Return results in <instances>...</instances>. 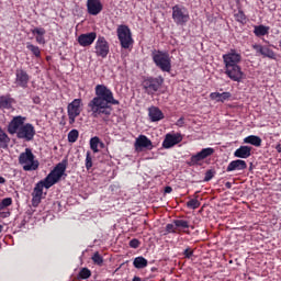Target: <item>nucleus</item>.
<instances>
[{
	"label": "nucleus",
	"mask_w": 281,
	"mask_h": 281,
	"mask_svg": "<svg viewBox=\"0 0 281 281\" xmlns=\"http://www.w3.org/2000/svg\"><path fill=\"white\" fill-rule=\"evenodd\" d=\"M95 97L88 103V113L94 120H101L104 124L111 122L113 115V104H120V101L113 97V91L104 85H97L94 88Z\"/></svg>",
	"instance_id": "obj_1"
},
{
	"label": "nucleus",
	"mask_w": 281,
	"mask_h": 281,
	"mask_svg": "<svg viewBox=\"0 0 281 281\" xmlns=\"http://www.w3.org/2000/svg\"><path fill=\"white\" fill-rule=\"evenodd\" d=\"M67 166H69V160L67 158H64L55 166L45 178L49 186H56L63 177H67V173H65L67 171Z\"/></svg>",
	"instance_id": "obj_2"
},
{
	"label": "nucleus",
	"mask_w": 281,
	"mask_h": 281,
	"mask_svg": "<svg viewBox=\"0 0 281 281\" xmlns=\"http://www.w3.org/2000/svg\"><path fill=\"white\" fill-rule=\"evenodd\" d=\"M35 156L32 153V149L26 148L24 153H21L19 156V164L20 166H23V170L25 172H32L34 170H38V166L41 164L38 160H35Z\"/></svg>",
	"instance_id": "obj_3"
},
{
	"label": "nucleus",
	"mask_w": 281,
	"mask_h": 281,
	"mask_svg": "<svg viewBox=\"0 0 281 281\" xmlns=\"http://www.w3.org/2000/svg\"><path fill=\"white\" fill-rule=\"evenodd\" d=\"M161 85H164V78L161 77H149L144 79L143 89L147 95H155L157 91L161 89Z\"/></svg>",
	"instance_id": "obj_4"
},
{
	"label": "nucleus",
	"mask_w": 281,
	"mask_h": 281,
	"mask_svg": "<svg viewBox=\"0 0 281 281\" xmlns=\"http://www.w3.org/2000/svg\"><path fill=\"white\" fill-rule=\"evenodd\" d=\"M153 60L155 65L161 69V71H170L172 65L170 60V55L161 50H155L153 53Z\"/></svg>",
	"instance_id": "obj_5"
},
{
	"label": "nucleus",
	"mask_w": 281,
	"mask_h": 281,
	"mask_svg": "<svg viewBox=\"0 0 281 281\" xmlns=\"http://www.w3.org/2000/svg\"><path fill=\"white\" fill-rule=\"evenodd\" d=\"M43 188H46V190H49L52 188V184L44 178V180L38 181L32 192V205L33 207H38L41 205V201L43 199Z\"/></svg>",
	"instance_id": "obj_6"
},
{
	"label": "nucleus",
	"mask_w": 281,
	"mask_h": 281,
	"mask_svg": "<svg viewBox=\"0 0 281 281\" xmlns=\"http://www.w3.org/2000/svg\"><path fill=\"white\" fill-rule=\"evenodd\" d=\"M116 34L123 49H128L131 45H133V34L128 26L120 25L116 30Z\"/></svg>",
	"instance_id": "obj_7"
},
{
	"label": "nucleus",
	"mask_w": 281,
	"mask_h": 281,
	"mask_svg": "<svg viewBox=\"0 0 281 281\" xmlns=\"http://www.w3.org/2000/svg\"><path fill=\"white\" fill-rule=\"evenodd\" d=\"M83 106L82 99H75L67 105L69 124H76V117L82 113Z\"/></svg>",
	"instance_id": "obj_8"
},
{
	"label": "nucleus",
	"mask_w": 281,
	"mask_h": 281,
	"mask_svg": "<svg viewBox=\"0 0 281 281\" xmlns=\"http://www.w3.org/2000/svg\"><path fill=\"white\" fill-rule=\"evenodd\" d=\"M214 155V148L206 147L203 148L201 151L192 155L190 159L187 161L189 166H203V161L207 159V157H212Z\"/></svg>",
	"instance_id": "obj_9"
},
{
	"label": "nucleus",
	"mask_w": 281,
	"mask_h": 281,
	"mask_svg": "<svg viewBox=\"0 0 281 281\" xmlns=\"http://www.w3.org/2000/svg\"><path fill=\"white\" fill-rule=\"evenodd\" d=\"M226 71H240V66H238V63H240L241 57L240 54L234 53L232 50L231 53L223 56Z\"/></svg>",
	"instance_id": "obj_10"
},
{
	"label": "nucleus",
	"mask_w": 281,
	"mask_h": 281,
	"mask_svg": "<svg viewBox=\"0 0 281 281\" xmlns=\"http://www.w3.org/2000/svg\"><path fill=\"white\" fill-rule=\"evenodd\" d=\"M35 135L36 128H34V125H32V123H25L18 131L16 137L18 139H24V142H32Z\"/></svg>",
	"instance_id": "obj_11"
},
{
	"label": "nucleus",
	"mask_w": 281,
	"mask_h": 281,
	"mask_svg": "<svg viewBox=\"0 0 281 281\" xmlns=\"http://www.w3.org/2000/svg\"><path fill=\"white\" fill-rule=\"evenodd\" d=\"M172 19L178 25H183V23H188L190 15L186 12V8L175 5L172 8Z\"/></svg>",
	"instance_id": "obj_12"
},
{
	"label": "nucleus",
	"mask_w": 281,
	"mask_h": 281,
	"mask_svg": "<svg viewBox=\"0 0 281 281\" xmlns=\"http://www.w3.org/2000/svg\"><path fill=\"white\" fill-rule=\"evenodd\" d=\"M25 124V116H14L8 127L7 131L9 133V135H18L19 131L21 130V126H23Z\"/></svg>",
	"instance_id": "obj_13"
},
{
	"label": "nucleus",
	"mask_w": 281,
	"mask_h": 281,
	"mask_svg": "<svg viewBox=\"0 0 281 281\" xmlns=\"http://www.w3.org/2000/svg\"><path fill=\"white\" fill-rule=\"evenodd\" d=\"M183 137L181 134H167L162 142V148H172V146H177V144H181Z\"/></svg>",
	"instance_id": "obj_14"
},
{
	"label": "nucleus",
	"mask_w": 281,
	"mask_h": 281,
	"mask_svg": "<svg viewBox=\"0 0 281 281\" xmlns=\"http://www.w3.org/2000/svg\"><path fill=\"white\" fill-rule=\"evenodd\" d=\"M95 53L102 58H106L109 55V43L104 37H99L95 45Z\"/></svg>",
	"instance_id": "obj_15"
},
{
	"label": "nucleus",
	"mask_w": 281,
	"mask_h": 281,
	"mask_svg": "<svg viewBox=\"0 0 281 281\" xmlns=\"http://www.w3.org/2000/svg\"><path fill=\"white\" fill-rule=\"evenodd\" d=\"M136 150L139 148H146L147 150H153V142L146 135H139L135 142Z\"/></svg>",
	"instance_id": "obj_16"
},
{
	"label": "nucleus",
	"mask_w": 281,
	"mask_h": 281,
	"mask_svg": "<svg viewBox=\"0 0 281 281\" xmlns=\"http://www.w3.org/2000/svg\"><path fill=\"white\" fill-rule=\"evenodd\" d=\"M87 8L89 14L95 16L102 12V2L100 0H88Z\"/></svg>",
	"instance_id": "obj_17"
},
{
	"label": "nucleus",
	"mask_w": 281,
	"mask_h": 281,
	"mask_svg": "<svg viewBox=\"0 0 281 281\" xmlns=\"http://www.w3.org/2000/svg\"><path fill=\"white\" fill-rule=\"evenodd\" d=\"M97 34L95 32H91L88 34H81L78 37V43L81 45V47H89V45L93 44V41H95Z\"/></svg>",
	"instance_id": "obj_18"
},
{
	"label": "nucleus",
	"mask_w": 281,
	"mask_h": 281,
	"mask_svg": "<svg viewBox=\"0 0 281 281\" xmlns=\"http://www.w3.org/2000/svg\"><path fill=\"white\" fill-rule=\"evenodd\" d=\"M235 170H247V161L243 159L232 160L226 168V172H234Z\"/></svg>",
	"instance_id": "obj_19"
},
{
	"label": "nucleus",
	"mask_w": 281,
	"mask_h": 281,
	"mask_svg": "<svg viewBox=\"0 0 281 281\" xmlns=\"http://www.w3.org/2000/svg\"><path fill=\"white\" fill-rule=\"evenodd\" d=\"M173 225L176 226V229L178 231V234H181L183 232L184 234H190V231L186 229H194V226L190 225L189 221L186 220H173Z\"/></svg>",
	"instance_id": "obj_20"
},
{
	"label": "nucleus",
	"mask_w": 281,
	"mask_h": 281,
	"mask_svg": "<svg viewBox=\"0 0 281 281\" xmlns=\"http://www.w3.org/2000/svg\"><path fill=\"white\" fill-rule=\"evenodd\" d=\"M251 150H254V147L251 146H240L234 151V157H237L238 159H249Z\"/></svg>",
	"instance_id": "obj_21"
},
{
	"label": "nucleus",
	"mask_w": 281,
	"mask_h": 281,
	"mask_svg": "<svg viewBox=\"0 0 281 281\" xmlns=\"http://www.w3.org/2000/svg\"><path fill=\"white\" fill-rule=\"evenodd\" d=\"M27 82H30V75L25 71H18L15 78L16 87H22V89H26Z\"/></svg>",
	"instance_id": "obj_22"
},
{
	"label": "nucleus",
	"mask_w": 281,
	"mask_h": 281,
	"mask_svg": "<svg viewBox=\"0 0 281 281\" xmlns=\"http://www.w3.org/2000/svg\"><path fill=\"white\" fill-rule=\"evenodd\" d=\"M148 115L151 122H161L165 117L164 112H161L157 106L149 108Z\"/></svg>",
	"instance_id": "obj_23"
},
{
	"label": "nucleus",
	"mask_w": 281,
	"mask_h": 281,
	"mask_svg": "<svg viewBox=\"0 0 281 281\" xmlns=\"http://www.w3.org/2000/svg\"><path fill=\"white\" fill-rule=\"evenodd\" d=\"M244 144H250V146L260 148L262 146V138H260V136L257 135H249L244 138Z\"/></svg>",
	"instance_id": "obj_24"
},
{
	"label": "nucleus",
	"mask_w": 281,
	"mask_h": 281,
	"mask_svg": "<svg viewBox=\"0 0 281 281\" xmlns=\"http://www.w3.org/2000/svg\"><path fill=\"white\" fill-rule=\"evenodd\" d=\"M8 146H10V136H8V133L0 126V148L5 150Z\"/></svg>",
	"instance_id": "obj_25"
},
{
	"label": "nucleus",
	"mask_w": 281,
	"mask_h": 281,
	"mask_svg": "<svg viewBox=\"0 0 281 281\" xmlns=\"http://www.w3.org/2000/svg\"><path fill=\"white\" fill-rule=\"evenodd\" d=\"M133 266L135 269H146V267H148V259L144 258L143 256L136 257L133 260Z\"/></svg>",
	"instance_id": "obj_26"
},
{
	"label": "nucleus",
	"mask_w": 281,
	"mask_h": 281,
	"mask_svg": "<svg viewBox=\"0 0 281 281\" xmlns=\"http://www.w3.org/2000/svg\"><path fill=\"white\" fill-rule=\"evenodd\" d=\"M254 48L257 49V52H259V54H261L262 56H267L268 58H276V53L267 47H262L261 45H255Z\"/></svg>",
	"instance_id": "obj_27"
},
{
	"label": "nucleus",
	"mask_w": 281,
	"mask_h": 281,
	"mask_svg": "<svg viewBox=\"0 0 281 281\" xmlns=\"http://www.w3.org/2000/svg\"><path fill=\"white\" fill-rule=\"evenodd\" d=\"M231 80L234 82H240L245 78V74L243 71H226L225 72Z\"/></svg>",
	"instance_id": "obj_28"
},
{
	"label": "nucleus",
	"mask_w": 281,
	"mask_h": 281,
	"mask_svg": "<svg viewBox=\"0 0 281 281\" xmlns=\"http://www.w3.org/2000/svg\"><path fill=\"white\" fill-rule=\"evenodd\" d=\"M198 194L199 192H195L194 199L187 202V207H189V210H199V207H201V202L199 201Z\"/></svg>",
	"instance_id": "obj_29"
},
{
	"label": "nucleus",
	"mask_w": 281,
	"mask_h": 281,
	"mask_svg": "<svg viewBox=\"0 0 281 281\" xmlns=\"http://www.w3.org/2000/svg\"><path fill=\"white\" fill-rule=\"evenodd\" d=\"M0 109H12V98L10 95L0 97Z\"/></svg>",
	"instance_id": "obj_30"
},
{
	"label": "nucleus",
	"mask_w": 281,
	"mask_h": 281,
	"mask_svg": "<svg viewBox=\"0 0 281 281\" xmlns=\"http://www.w3.org/2000/svg\"><path fill=\"white\" fill-rule=\"evenodd\" d=\"M101 144V146H104V143H100V137L94 136L90 139V148L93 153H100V149H98V146Z\"/></svg>",
	"instance_id": "obj_31"
},
{
	"label": "nucleus",
	"mask_w": 281,
	"mask_h": 281,
	"mask_svg": "<svg viewBox=\"0 0 281 281\" xmlns=\"http://www.w3.org/2000/svg\"><path fill=\"white\" fill-rule=\"evenodd\" d=\"M254 32L257 36H267L269 34V27L265 25L255 26Z\"/></svg>",
	"instance_id": "obj_32"
},
{
	"label": "nucleus",
	"mask_w": 281,
	"mask_h": 281,
	"mask_svg": "<svg viewBox=\"0 0 281 281\" xmlns=\"http://www.w3.org/2000/svg\"><path fill=\"white\" fill-rule=\"evenodd\" d=\"M91 276V270L89 268H81L78 273V280H89V277Z\"/></svg>",
	"instance_id": "obj_33"
},
{
	"label": "nucleus",
	"mask_w": 281,
	"mask_h": 281,
	"mask_svg": "<svg viewBox=\"0 0 281 281\" xmlns=\"http://www.w3.org/2000/svg\"><path fill=\"white\" fill-rule=\"evenodd\" d=\"M80 136V133L78 132V130H71L68 133V142L70 144H76V142H78V137Z\"/></svg>",
	"instance_id": "obj_34"
},
{
	"label": "nucleus",
	"mask_w": 281,
	"mask_h": 281,
	"mask_svg": "<svg viewBox=\"0 0 281 281\" xmlns=\"http://www.w3.org/2000/svg\"><path fill=\"white\" fill-rule=\"evenodd\" d=\"M26 48L32 52L33 55L36 56V58L41 57V48L38 46H35L33 44L27 43Z\"/></svg>",
	"instance_id": "obj_35"
},
{
	"label": "nucleus",
	"mask_w": 281,
	"mask_h": 281,
	"mask_svg": "<svg viewBox=\"0 0 281 281\" xmlns=\"http://www.w3.org/2000/svg\"><path fill=\"white\" fill-rule=\"evenodd\" d=\"M165 235L167 234H179V231L177 229V226L175 225V221L172 224H167L165 228Z\"/></svg>",
	"instance_id": "obj_36"
},
{
	"label": "nucleus",
	"mask_w": 281,
	"mask_h": 281,
	"mask_svg": "<svg viewBox=\"0 0 281 281\" xmlns=\"http://www.w3.org/2000/svg\"><path fill=\"white\" fill-rule=\"evenodd\" d=\"M91 260H92L95 265H98L99 267H102V265H104V258H102V257L100 256V252H98V251L93 254Z\"/></svg>",
	"instance_id": "obj_37"
},
{
	"label": "nucleus",
	"mask_w": 281,
	"mask_h": 281,
	"mask_svg": "<svg viewBox=\"0 0 281 281\" xmlns=\"http://www.w3.org/2000/svg\"><path fill=\"white\" fill-rule=\"evenodd\" d=\"M93 168V158L91 157V151H87L86 154V169L89 170Z\"/></svg>",
	"instance_id": "obj_38"
},
{
	"label": "nucleus",
	"mask_w": 281,
	"mask_h": 281,
	"mask_svg": "<svg viewBox=\"0 0 281 281\" xmlns=\"http://www.w3.org/2000/svg\"><path fill=\"white\" fill-rule=\"evenodd\" d=\"M12 205V198H4L0 202V210H5V207H10Z\"/></svg>",
	"instance_id": "obj_39"
},
{
	"label": "nucleus",
	"mask_w": 281,
	"mask_h": 281,
	"mask_svg": "<svg viewBox=\"0 0 281 281\" xmlns=\"http://www.w3.org/2000/svg\"><path fill=\"white\" fill-rule=\"evenodd\" d=\"M235 19L239 23H245V21H247V16L245 15V12H243L240 10L237 13H235Z\"/></svg>",
	"instance_id": "obj_40"
},
{
	"label": "nucleus",
	"mask_w": 281,
	"mask_h": 281,
	"mask_svg": "<svg viewBox=\"0 0 281 281\" xmlns=\"http://www.w3.org/2000/svg\"><path fill=\"white\" fill-rule=\"evenodd\" d=\"M128 245L132 249H138V247L142 245V241H139L137 238H133L130 240Z\"/></svg>",
	"instance_id": "obj_41"
},
{
	"label": "nucleus",
	"mask_w": 281,
	"mask_h": 281,
	"mask_svg": "<svg viewBox=\"0 0 281 281\" xmlns=\"http://www.w3.org/2000/svg\"><path fill=\"white\" fill-rule=\"evenodd\" d=\"M182 255L184 256V258H187L188 260H190V258H192V256H194V250H192V248L187 247Z\"/></svg>",
	"instance_id": "obj_42"
},
{
	"label": "nucleus",
	"mask_w": 281,
	"mask_h": 281,
	"mask_svg": "<svg viewBox=\"0 0 281 281\" xmlns=\"http://www.w3.org/2000/svg\"><path fill=\"white\" fill-rule=\"evenodd\" d=\"M232 98V92L220 93V102H227Z\"/></svg>",
	"instance_id": "obj_43"
},
{
	"label": "nucleus",
	"mask_w": 281,
	"mask_h": 281,
	"mask_svg": "<svg viewBox=\"0 0 281 281\" xmlns=\"http://www.w3.org/2000/svg\"><path fill=\"white\" fill-rule=\"evenodd\" d=\"M214 179V170L210 169L205 172L204 181H212Z\"/></svg>",
	"instance_id": "obj_44"
},
{
	"label": "nucleus",
	"mask_w": 281,
	"mask_h": 281,
	"mask_svg": "<svg viewBox=\"0 0 281 281\" xmlns=\"http://www.w3.org/2000/svg\"><path fill=\"white\" fill-rule=\"evenodd\" d=\"M32 34H37V36H43L45 34V29L36 27L32 30Z\"/></svg>",
	"instance_id": "obj_45"
},
{
	"label": "nucleus",
	"mask_w": 281,
	"mask_h": 281,
	"mask_svg": "<svg viewBox=\"0 0 281 281\" xmlns=\"http://www.w3.org/2000/svg\"><path fill=\"white\" fill-rule=\"evenodd\" d=\"M210 98L212 100H216L217 102H221V93L220 92H211Z\"/></svg>",
	"instance_id": "obj_46"
},
{
	"label": "nucleus",
	"mask_w": 281,
	"mask_h": 281,
	"mask_svg": "<svg viewBox=\"0 0 281 281\" xmlns=\"http://www.w3.org/2000/svg\"><path fill=\"white\" fill-rule=\"evenodd\" d=\"M37 43H40V45H45V37H43V35H38L36 37Z\"/></svg>",
	"instance_id": "obj_47"
},
{
	"label": "nucleus",
	"mask_w": 281,
	"mask_h": 281,
	"mask_svg": "<svg viewBox=\"0 0 281 281\" xmlns=\"http://www.w3.org/2000/svg\"><path fill=\"white\" fill-rule=\"evenodd\" d=\"M183 124H186V119H183V117H180L178 121H177V123H176V126H183Z\"/></svg>",
	"instance_id": "obj_48"
},
{
	"label": "nucleus",
	"mask_w": 281,
	"mask_h": 281,
	"mask_svg": "<svg viewBox=\"0 0 281 281\" xmlns=\"http://www.w3.org/2000/svg\"><path fill=\"white\" fill-rule=\"evenodd\" d=\"M172 192V187L167 186L165 187V194H170Z\"/></svg>",
	"instance_id": "obj_49"
},
{
	"label": "nucleus",
	"mask_w": 281,
	"mask_h": 281,
	"mask_svg": "<svg viewBox=\"0 0 281 281\" xmlns=\"http://www.w3.org/2000/svg\"><path fill=\"white\" fill-rule=\"evenodd\" d=\"M225 188H227V190H232V182H226Z\"/></svg>",
	"instance_id": "obj_50"
},
{
	"label": "nucleus",
	"mask_w": 281,
	"mask_h": 281,
	"mask_svg": "<svg viewBox=\"0 0 281 281\" xmlns=\"http://www.w3.org/2000/svg\"><path fill=\"white\" fill-rule=\"evenodd\" d=\"M276 150H277V153H281V144H278V145L276 146Z\"/></svg>",
	"instance_id": "obj_51"
},
{
	"label": "nucleus",
	"mask_w": 281,
	"mask_h": 281,
	"mask_svg": "<svg viewBox=\"0 0 281 281\" xmlns=\"http://www.w3.org/2000/svg\"><path fill=\"white\" fill-rule=\"evenodd\" d=\"M5 183V178H3L2 176H0V184Z\"/></svg>",
	"instance_id": "obj_52"
},
{
	"label": "nucleus",
	"mask_w": 281,
	"mask_h": 281,
	"mask_svg": "<svg viewBox=\"0 0 281 281\" xmlns=\"http://www.w3.org/2000/svg\"><path fill=\"white\" fill-rule=\"evenodd\" d=\"M132 281H142V278H139V277H134L133 279H132Z\"/></svg>",
	"instance_id": "obj_53"
},
{
	"label": "nucleus",
	"mask_w": 281,
	"mask_h": 281,
	"mask_svg": "<svg viewBox=\"0 0 281 281\" xmlns=\"http://www.w3.org/2000/svg\"><path fill=\"white\" fill-rule=\"evenodd\" d=\"M1 232H3V226L2 225H0V234H1Z\"/></svg>",
	"instance_id": "obj_54"
}]
</instances>
